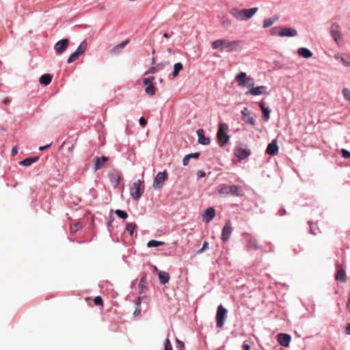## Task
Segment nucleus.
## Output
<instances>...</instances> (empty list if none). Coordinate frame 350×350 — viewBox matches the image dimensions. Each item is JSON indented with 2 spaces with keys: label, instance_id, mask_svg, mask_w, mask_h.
Instances as JSON below:
<instances>
[{
  "label": "nucleus",
  "instance_id": "f257e3e1",
  "mask_svg": "<svg viewBox=\"0 0 350 350\" xmlns=\"http://www.w3.org/2000/svg\"><path fill=\"white\" fill-rule=\"evenodd\" d=\"M241 44L242 42L241 40L230 41L225 39H219L213 41L211 43V46L213 49H219L230 53L241 49Z\"/></svg>",
  "mask_w": 350,
  "mask_h": 350
},
{
  "label": "nucleus",
  "instance_id": "f03ea898",
  "mask_svg": "<svg viewBox=\"0 0 350 350\" xmlns=\"http://www.w3.org/2000/svg\"><path fill=\"white\" fill-rule=\"evenodd\" d=\"M258 11V8L250 9H238L233 8L230 10V14L239 21H246L250 19Z\"/></svg>",
  "mask_w": 350,
  "mask_h": 350
},
{
  "label": "nucleus",
  "instance_id": "7ed1b4c3",
  "mask_svg": "<svg viewBox=\"0 0 350 350\" xmlns=\"http://www.w3.org/2000/svg\"><path fill=\"white\" fill-rule=\"evenodd\" d=\"M218 193L222 196H234L241 197L244 195L241 187L238 185H221L218 190Z\"/></svg>",
  "mask_w": 350,
  "mask_h": 350
},
{
  "label": "nucleus",
  "instance_id": "20e7f679",
  "mask_svg": "<svg viewBox=\"0 0 350 350\" xmlns=\"http://www.w3.org/2000/svg\"><path fill=\"white\" fill-rule=\"evenodd\" d=\"M331 36L338 47H342L345 45L344 36L340 31L338 25L334 23L329 28Z\"/></svg>",
  "mask_w": 350,
  "mask_h": 350
},
{
  "label": "nucleus",
  "instance_id": "39448f33",
  "mask_svg": "<svg viewBox=\"0 0 350 350\" xmlns=\"http://www.w3.org/2000/svg\"><path fill=\"white\" fill-rule=\"evenodd\" d=\"M145 189L144 183L143 180H138L133 183L130 188V194L132 198L138 200L143 194Z\"/></svg>",
  "mask_w": 350,
  "mask_h": 350
},
{
  "label": "nucleus",
  "instance_id": "423d86ee",
  "mask_svg": "<svg viewBox=\"0 0 350 350\" xmlns=\"http://www.w3.org/2000/svg\"><path fill=\"white\" fill-rule=\"evenodd\" d=\"M238 85L241 88H251L254 85V79L250 77H247L246 73L241 72L235 77Z\"/></svg>",
  "mask_w": 350,
  "mask_h": 350
},
{
  "label": "nucleus",
  "instance_id": "0eeeda50",
  "mask_svg": "<svg viewBox=\"0 0 350 350\" xmlns=\"http://www.w3.org/2000/svg\"><path fill=\"white\" fill-rule=\"evenodd\" d=\"M228 126L226 123H221L217 133L218 143L221 146H224L229 140V136L227 133Z\"/></svg>",
  "mask_w": 350,
  "mask_h": 350
},
{
  "label": "nucleus",
  "instance_id": "6e6552de",
  "mask_svg": "<svg viewBox=\"0 0 350 350\" xmlns=\"http://www.w3.org/2000/svg\"><path fill=\"white\" fill-rule=\"evenodd\" d=\"M227 310L222 305H219L217 307L216 314V323L217 327L221 328L224 327V322L227 317Z\"/></svg>",
  "mask_w": 350,
  "mask_h": 350
},
{
  "label": "nucleus",
  "instance_id": "1a4fd4ad",
  "mask_svg": "<svg viewBox=\"0 0 350 350\" xmlns=\"http://www.w3.org/2000/svg\"><path fill=\"white\" fill-rule=\"evenodd\" d=\"M167 178V173L166 171L159 172L155 176L152 187L154 189H160L162 188L164 182Z\"/></svg>",
  "mask_w": 350,
  "mask_h": 350
},
{
  "label": "nucleus",
  "instance_id": "9d476101",
  "mask_svg": "<svg viewBox=\"0 0 350 350\" xmlns=\"http://www.w3.org/2000/svg\"><path fill=\"white\" fill-rule=\"evenodd\" d=\"M154 79V77L143 79V84L147 86L145 89V92L147 94L150 96H153L155 94V88L152 83Z\"/></svg>",
  "mask_w": 350,
  "mask_h": 350
},
{
  "label": "nucleus",
  "instance_id": "9b49d317",
  "mask_svg": "<svg viewBox=\"0 0 350 350\" xmlns=\"http://www.w3.org/2000/svg\"><path fill=\"white\" fill-rule=\"evenodd\" d=\"M267 88L264 85H260L258 87H252L248 91H247L245 94L246 96L252 95V96H259L262 94H267Z\"/></svg>",
  "mask_w": 350,
  "mask_h": 350
},
{
  "label": "nucleus",
  "instance_id": "f8f14e48",
  "mask_svg": "<svg viewBox=\"0 0 350 350\" xmlns=\"http://www.w3.org/2000/svg\"><path fill=\"white\" fill-rule=\"evenodd\" d=\"M69 44L68 39H62L58 41L55 45V50L58 54H62L68 48Z\"/></svg>",
  "mask_w": 350,
  "mask_h": 350
},
{
  "label": "nucleus",
  "instance_id": "ddd939ff",
  "mask_svg": "<svg viewBox=\"0 0 350 350\" xmlns=\"http://www.w3.org/2000/svg\"><path fill=\"white\" fill-rule=\"evenodd\" d=\"M234 155L240 160L247 158L250 154V150L242 148L241 146H237L234 150Z\"/></svg>",
  "mask_w": 350,
  "mask_h": 350
},
{
  "label": "nucleus",
  "instance_id": "4468645a",
  "mask_svg": "<svg viewBox=\"0 0 350 350\" xmlns=\"http://www.w3.org/2000/svg\"><path fill=\"white\" fill-rule=\"evenodd\" d=\"M232 224L230 221H228L224 227L222 229L221 232V239L223 241H227L229 240L231 233H232Z\"/></svg>",
  "mask_w": 350,
  "mask_h": 350
},
{
  "label": "nucleus",
  "instance_id": "2eb2a0df",
  "mask_svg": "<svg viewBox=\"0 0 350 350\" xmlns=\"http://www.w3.org/2000/svg\"><path fill=\"white\" fill-rule=\"evenodd\" d=\"M278 36L280 37H295L297 36V31L293 28L281 27Z\"/></svg>",
  "mask_w": 350,
  "mask_h": 350
},
{
  "label": "nucleus",
  "instance_id": "dca6fc26",
  "mask_svg": "<svg viewBox=\"0 0 350 350\" xmlns=\"http://www.w3.org/2000/svg\"><path fill=\"white\" fill-rule=\"evenodd\" d=\"M291 340V336L287 334H279L278 335V341L283 347H288Z\"/></svg>",
  "mask_w": 350,
  "mask_h": 350
},
{
  "label": "nucleus",
  "instance_id": "f3484780",
  "mask_svg": "<svg viewBox=\"0 0 350 350\" xmlns=\"http://www.w3.org/2000/svg\"><path fill=\"white\" fill-rule=\"evenodd\" d=\"M266 152L268 154L275 156L278 153V146L277 144V141L275 139L273 140L267 146Z\"/></svg>",
  "mask_w": 350,
  "mask_h": 350
},
{
  "label": "nucleus",
  "instance_id": "a211bd4d",
  "mask_svg": "<svg viewBox=\"0 0 350 350\" xmlns=\"http://www.w3.org/2000/svg\"><path fill=\"white\" fill-rule=\"evenodd\" d=\"M215 215V209L212 207L208 208L206 209V211L203 213V219L206 222L208 223L213 219Z\"/></svg>",
  "mask_w": 350,
  "mask_h": 350
},
{
  "label": "nucleus",
  "instance_id": "6ab92c4d",
  "mask_svg": "<svg viewBox=\"0 0 350 350\" xmlns=\"http://www.w3.org/2000/svg\"><path fill=\"white\" fill-rule=\"evenodd\" d=\"M129 42V41L128 40H126L124 41L123 42H122L119 44H117L113 49H111L110 53L113 55H117L120 54L122 52V49L127 45Z\"/></svg>",
  "mask_w": 350,
  "mask_h": 350
},
{
  "label": "nucleus",
  "instance_id": "aec40b11",
  "mask_svg": "<svg viewBox=\"0 0 350 350\" xmlns=\"http://www.w3.org/2000/svg\"><path fill=\"white\" fill-rule=\"evenodd\" d=\"M197 135L198 137V142L203 145H208L210 144L211 140L208 137L204 136V133L202 129H198L197 131Z\"/></svg>",
  "mask_w": 350,
  "mask_h": 350
},
{
  "label": "nucleus",
  "instance_id": "412c9836",
  "mask_svg": "<svg viewBox=\"0 0 350 350\" xmlns=\"http://www.w3.org/2000/svg\"><path fill=\"white\" fill-rule=\"evenodd\" d=\"M107 161L108 158L107 157H97L94 163V171L101 169Z\"/></svg>",
  "mask_w": 350,
  "mask_h": 350
},
{
  "label": "nucleus",
  "instance_id": "4be33fe9",
  "mask_svg": "<svg viewBox=\"0 0 350 350\" xmlns=\"http://www.w3.org/2000/svg\"><path fill=\"white\" fill-rule=\"evenodd\" d=\"M258 105L262 110L263 120L265 121L269 120V118H270V112H271V110L269 109V108L265 107L264 103H262V102L259 103Z\"/></svg>",
  "mask_w": 350,
  "mask_h": 350
},
{
  "label": "nucleus",
  "instance_id": "5701e85b",
  "mask_svg": "<svg viewBox=\"0 0 350 350\" xmlns=\"http://www.w3.org/2000/svg\"><path fill=\"white\" fill-rule=\"evenodd\" d=\"M345 57L346 55L344 53H337L334 56L335 59L340 62L343 66L349 67L350 66V62L347 60Z\"/></svg>",
  "mask_w": 350,
  "mask_h": 350
},
{
  "label": "nucleus",
  "instance_id": "b1692460",
  "mask_svg": "<svg viewBox=\"0 0 350 350\" xmlns=\"http://www.w3.org/2000/svg\"><path fill=\"white\" fill-rule=\"evenodd\" d=\"M147 288V277L144 274L139 283V293L143 294L144 289Z\"/></svg>",
  "mask_w": 350,
  "mask_h": 350
},
{
  "label": "nucleus",
  "instance_id": "393cba45",
  "mask_svg": "<svg viewBox=\"0 0 350 350\" xmlns=\"http://www.w3.org/2000/svg\"><path fill=\"white\" fill-rule=\"evenodd\" d=\"M297 54L304 58H310L312 56V53L308 49L301 47L297 50Z\"/></svg>",
  "mask_w": 350,
  "mask_h": 350
},
{
  "label": "nucleus",
  "instance_id": "a878e982",
  "mask_svg": "<svg viewBox=\"0 0 350 350\" xmlns=\"http://www.w3.org/2000/svg\"><path fill=\"white\" fill-rule=\"evenodd\" d=\"M335 278L338 281L342 282H346L347 277H346V271H345V270L343 269H338L337 273H336V275H335Z\"/></svg>",
  "mask_w": 350,
  "mask_h": 350
},
{
  "label": "nucleus",
  "instance_id": "bb28decb",
  "mask_svg": "<svg viewBox=\"0 0 350 350\" xmlns=\"http://www.w3.org/2000/svg\"><path fill=\"white\" fill-rule=\"evenodd\" d=\"M159 279L162 284H165L169 282L170 275L167 272L161 271L159 272Z\"/></svg>",
  "mask_w": 350,
  "mask_h": 350
},
{
  "label": "nucleus",
  "instance_id": "cd10ccee",
  "mask_svg": "<svg viewBox=\"0 0 350 350\" xmlns=\"http://www.w3.org/2000/svg\"><path fill=\"white\" fill-rule=\"evenodd\" d=\"M51 80L52 77L49 74H44L40 77L39 81L41 84L47 85L51 82Z\"/></svg>",
  "mask_w": 350,
  "mask_h": 350
},
{
  "label": "nucleus",
  "instance_id": "c85d7f7f",
  "mask_svg": "<svg viewBox=\"0 0 350 350\" xmlns=\"http://www.w3.org/2000/svg\"><path fill=\"white\" fill-rule=\"evenodd\" d=\"M38 159V157H29L27 158L20 162V164L24 166H29L32 163L36 162Z\"/></svg>",
  "mask_w": 350,
  "mask_h": 350
},
{
  "label": "nucleus",
  "instance_id": "c756f323",
  "mask_svg": "<svg viewBox=\"0 0 350 350\" xmlns=\"http://www.w3.org/2000/svg\"><path fill=\"white\" fill-rule=\"evenodd\" d=\"M278 19V16H273L272 18L265 19L263 21V27L267 28V27L271 26Z\"/></svg>",
  "mask_w": 350,
  "mask_h": 350
},
{
  "label": "nucleus",
  "instance_id": "7c9ffc66",
  "mask_svg": "<svg viewBox=\"0 0 350 350\" xmlns=\"http://www.w3.org/2000/svg\"><path fill=\"white\" fill-rule=\"evenodd\" d=\"M88 44L85 40L83 41L80 45L78 46L77 50L75 51L77 53H79L80 55H82L84 54L87 49Z\"/></svg>",
  "mask_w": 350,
  "mask_h": 350
},
{
  "label": "nucleus",
  "instance_id": "2f4dec72",
  "mask_svg": "<svg viewBox=\"0 0 350 350\" xmlns=\"http://www.w3.org/2000/svg\"><path fill=\"white\" fill-rule=\"evenodd\" d=\"M183 69V66L182 63L178 62L176 63L174 66V70L172 72V76L173 77H176L178 75V73L180 70Z\"/></svg>",
  "mask_w": 350,
  "mask_h": 350
},
{
  "label": "nucleus",
  "instance_id": "473e14b6",
  "mask_svg": "<svg viewBox=\"0 0 350 350\" xmlns=\"http://www.w3.org/2000/svg\"><path fill=\"white\" fill-rule=\"evenodd\" d=\"M164 245V242L156 241V240H150L148 242L147 246L148 247H159Z\"/></svg>",
  "mask_w": 350,
  "mask_h": 350
},
{
  "label": "nucleus",
  "instance_id": "72a5a7b5",
  "mask_svg": "<svg viewBox=\"0 0 350 350\" xmlns=\"http://www.w3.org/2000/svg\"><path fill=\"white\" fill-rule=\"evenodd\" d=\"M248 246L250 248L256 250L258 249V242L256 239L251 238L248 242Z\"/></svg>",
  "mask_w": 350,
  "mask_h": 350
},
{
  "label": "nucleus",
  "instance_id": "f704fd0d",
  "mask_svg": "<svg viewBox=\"0 0 350 350\" xmlns=\"http://www.w3.org/2000/svg\"><path fill=\"white\" fill-rule=\"evenodd\" d=\"M81 55L77 53L76 51H75L73 53H72L70 57L68 59V64H71L76 61Z\"/></svg>",
  "mask_w": 350,
  "mask_h": 350
},
{
  "label": "nucleus",
  "instance_id": "c9c22d12",
  "mask_svg": "<svg viewBox=\"0 0 350 350\" xmlns=\"http://www.w3.org/2000/svg\"><path fill=\"white\" fill-rule=\"evenodd\" d=\"M115 213L118 217L123 219H125L128 217V214L125 211L120 209L116 210Z\"/></svg>",
  "mask_w": 350,
  "mask_h": 350
},
{
  "label": "nucleus",
  "instance_id": "e433bc0d",
  "mask_svg": "<svg viewBox=\"0 0 350 350\" xmlns=\"http://www.w3.org/2000/svg\"><path fill=\"white\" fill-rule=\"evenodd\" d=\"M136 228V224L134 223H128L126 226V230L130 233L131 235H133V232Z\"/></svg>",
  "mask_w": 350,
  "mask_h": 350
},
{
  "label": "nucleus",
  "instance_id": "4c0bfd02",
  "mask_svg": "<svg viewBox=\"0 0 350 350\" xmlns=\"http://www.w3.org/2000/svg\"><path fill=\"white\" fill-rule=\"evenodd\" d=\"M342 94L345 100L350 101V90L348 88H343Z\"/></svg>",
  "mask_w": 350,
  "mask_h": 350
},
{
  "label": "nucleus",
  "instance_id": "58836bf2",
  "mask_svg": "<svg viewBox=\"0 0 350 350\" xmlns=\"http://www.w3.org/2000/svg\"><path fill=\"white\" fill-rule=\"evenodd\" d=\"M81 228V225L79 223L75 224L70 226V232L72 233L77 232Z\"/></svg>",
  "mask_w": 350,
  "mask_h": 350
},
{
  "label": "nucleus",
  "instance_id": "ea45409f",
  "mask_svg": "<svg viewBox=\"0 0 350 350\" xmlns=\"http://www.w3.org/2000/svg\"><path fill=\"white\" fill-rule=\"evenodd\" d=\"M177 350H185L184 342L180 341L178 338L176 339Z\"/></svg>",
  "mask_w": 350,
  "mask_h": 350
},
{
  "label": "nucleus",
  "instance_id": "a19ab883",
  "mask_svg": "<svg viewBox=\"0 0 350 350\" xmlns=\"http://www.w3.org/2000/svg\"><path fill=\"white\" fill-rule=\"evenodd\" d=\"M232 24V22L230 19L228 18H224L222 21H221V25L224 27H229Z\"/></svg>",
  "mask_w": 350,
  "mask_h": 350
},
{
  "label": "nucleus",
  "instance_id": "79ce46f5",
  "mask_svg": "<svg viewBox=\"0 0 350 350\" xmlns=\"http://www.w3.org/2000/svg\"><path fill=\"white\" fill-rule=\"evenodd\" d=\"M164 350H173L171 342L169 339H166L165 341Z\"/></svg>",
  "mask_w": 350,
  "mask_h": 350
},
{
  "label": "nucleus",
  "instance_id": "37998d69",
  "mask_svg": "<svg viewBox=\"0 0 350 350\" xmlns=\"http://www.w3.org/2000/svg\"><path fill=\"white\" fill-rule=\"evenodd\" d=\"M94 302L96 306H103V299L100 296H96L94 299Z\"/></svg>",
  "mask_w": 350,
  "mask_h": 350
},
{
  "label": "nucleus",
  "instance_id": "c03bdc74",
  "mask_svg": "<svg viewBox=\"0 0 350 350\" xmlns=\"http://www.w3.org/2000/svg\"><path fill=\"white\" fill-rule=\"evenodd\" d=\"M341 154L343 158L345 159H349L350 158V152L346 149L342 148L341 150Z\"/></svg>",
  "mask_w": 350,
  "mask_h": 350
},
{
  "label": "nucleus",
  "instance_id": "a18cd8bd",
  "mask_svg": "<svg viewBox=\"0 0 350 350\" xmlns=\"http://www.w3.org/2000/svg\"><path fill=\"white\" fill-rule=\"evenodd\" d=\"M281 29L280 27H275L271 29V34L272 36H278V32Z\"/></svg>",
  "mask_w": 350,
  "mask_h": 350
},
{
  "label": "nucleus",
  "instance_id": "49530a36",
  "mask_svg": "<svg viewBox=\"0 0 350 350\" xmlns=\"http://www.w3.org/2000/svg\"><path fill=\"white\" fill-rule=\"evenodd\" d=\"M208 247V243L206 242V241H204L203 243V245L201 249H200L198 252H197V254H201L202 252H203L204 250H206L207 248Z\"/></svg>",
  "mask_w": 350,
  "mask_h": 350
},
{
  "label": "nucleus",
  "instance_id": "de8ad7c7",
  "mask_svg": "<svg viewBox=\"0 0 350 350\" xmlns=\"http://www.w3.org/2000/svg\"><path fill=\"white\" fill-rule=\"evenodd\" d=\"M191 158V155L187 154L183 159V165L186 166L189 164V161Z\"/></svg>",
  "mask_w": 350,
  "mask_h": 350
},
{
  "label": "nucleus",
  "instance_id": "09e8293b",
  "mask_svg": "<svg viewBox=\"0 0 350 350\" xmlns=\"http://www.w3.org/2000/svg\"><path fill=\"white\" fill-rule=\"evenodd\" d=\"M157 70H158V69L156 67L152 66L151 68H150V69L148 71H146L145 72V75H148L150 73L154 74V73L157 72Z\"/></svg>",
  "mask_w": 350,
  "mask_h": 350
},
{
  "label": "nucleus",
  "instance_id": "8fccbe9b",
  "mask_svg": "<svg viewBox=\"0 0 350 350\" xmlns=\"http://www.w3.org/2000/svg\"><path fill=\"white\" fill-rule=\"evenodd\" d=\"M241 114L243 116L246 117L250 114V111L247 107H244L241 111Z\"/></svg>",
  "mask_w": 350,
  "mask_h": 350
},
{
  "label": "nucleus",
  "instance_id": "3c124183",
  "mask_svg": "<svg viewBox=\"0 0 350 350\" xmlns=\"http://www.w3.org/2000/svg\"><path fill=\"white\" fill-rule=\"evenodd\" d=\"M245 122H247L252 126H254L255 123H256V120L253 117H250L247 120H245Z\"/></svg>",
  "mask_w": 350,
  "mask_h": 350
},
{
  "label": "nucleus",
  "instance_id": "603ef678",
  "mask_svg": "<svg viewBox=\"0 0 350 350\" xmlns=\"http://www.w3.org/2000/svg\"><path fill=\"white\" fill-rule=\"evenodd\" d=\"M139 124L142 126L144 127L147 124V121L146 119L143 117L140 118L139 119Z\"/></svg>",
  "mask_w": 350,
  "mask_h": 350
},
{
  "label": "nucleus",
  "instance_id": "864d4df0",
  "mask_svg": "<svg viewBox=\"0 0 350 350\" xmlns=\"http://www.w3.org/2000/svg\"><path fill=\"white\" fill-rule=\"evenodd\" d=\"M206 175L205 172L204 171L200 170L197 172V176L198 178H201L204 177Z\"/></svg>",
  "mask_w": 350,
  "mask_h": 350
},
{
  "label": "nucleus",
  "instance_id": "5fc2aeb1",
  "mask_svg": "<svg viewBox=\"0 0 350 350\" xmlns=\"http://www.w3.org/2000/svg\"><path fill=\"white\" fill-rule=\"evenodd\" d=\"M11 153H12V156H15L18 153V148L16 146H14L12 148V150H11Z\"/></svg>",
  "mask_w": 350,
  "mask_h": 350
},
{
  "label": "nucleus",
  "instance_id": "6e6d98bb",
  "mask_svg": "<svg viewBox=\"0 0 350 350\" xmlns=\"http://www.w3.org/2000/svg\"><path fill=\"white\" fill-rule=\"evenodd\" d=\"M345 333L347 335H350V323H347L345 327Z\"/></svg>",
  "mask_w": 350,
  "mask_h": 350
},
{
  "label": "nucleus",
  "instance_id": "4d7b16f0",
  "mask_svg": "<svg viewBox=\"0 0 350 350\" xmlns=\"http://www.w3.org/2000/svg\"><path fill=\"white\" fill-rule=\"evenodd\" d=\"M188 155H191V158L198 159L200 157V153L199 152L191 153V154H189Z\"/></svg>",
  "mask_w": 350,
  "mask_h": 350
},
{
  "label": "nucleus",
  "instance_id": "13d9d810",
  "mask_svg": "<svg viewBox=\"0 0 350 350\" xmlns=\"http://www.w3.org/2000/svg\"><path fill=\"white\" fill-rule=\"evenodd\" d=\"M140 312H141V309H140V308L137 307L135 309V310L134 311L133 314L135 316H138V315H139Z\"/></svg>",
  "mask_w": 350,
  "mask_h": 350
},
{
  "label": "nucleus",
  "instance_id": "bf43d9fd",
  "mask_svg": "<svg viewBox=\"0 0 350 350\" xmlns=\"http://www.w3.org/2000/svg\"><path fill=\"white\" fill-rule=\"evenodd\" d=\"M51 143H50L49 144L46 145V146H40L39 147V150H44L45 149H46L47 148L50 147L51 146Z\"/></svg>",
  "mask_w": 350,
  "mask_h": 350
},
{
  "label": "nucleus",
  "instance_id": "052dcab7",
  "mask_svg": "<svg viewBox=\"0 0 350 350\" xmlns=\"http://www.w3.org/2000/svg\"><path fill=\"white\" fill-rule=\"evenodd\" d=\"M243 350H250V345L245 343L243 345Z\"/></svg>",
  "mask_w": 350,
  "mask_h": 350
},
{
  "label": "nucleus",
  "instance_id": "680f3d73",
  "mask_svg": "<svg viewBox=\"0 0 350 350\" xmlns=\"http://www.w3.org/2000/svg\"><path fill=\"white\" fill-rule=\"evenodd\" d=\"M141 299H142V297H138L137 300L136 301L135 304L137 306V307L139 308V306H140V304H141Z\"/></svg>",
  "mask_w": 350,
  "mask_h": 350
},
{
  "label": "nucleus",
  "instance_id": "e2e57ef3",
  "mask_svg": "<svg viewBox=\"0 0 350 350\" xmlns=\"http://www.w3.org/2000/svg\"><path fill=\"white\" fill-rule=\"evenodd\" d=\"M3 103L8 104L10 103V99L9 98H5L3 100Z\"/></svg>",
  "mask_w": 350,
  "mask_h": 350
},
{
  "label": "nucleus",
  "instance_id": "0e129e2a",
  "mask_svg": "<svg viewBox=\"0 0 350 350\" xmlns=\"http://www.w3.org/2000/svg\"><path fill=\"white\" fill-rule=\"evenodd\" d=\"M74 148H75L74 145H72L71 146H70V147L68 148V151H69V152H71V151H72V150H74Z\"/></svg>",
  "mask_w": 350,
  "mask_h": 350
},
{
  "label": "nucleus",
  "instance_id": "69168bd1",
  "mask_svg": "<svg viewBox=\"0 0 350 350\" xmlns=\"http://www.w3.org/2000/svg\"><path fill=\"white\" fill-rule=\"evenodd\" d=\"M163 37L165 38H168L169 36H168V34L167 33H164Z\"/></svg>",
  "mask_w": 350,
  "mask_h": 350
},
{
  "label": "nucleus",
  "instance_id": "338daca9",
  "mask_svg": "<svg viewBox=\"0 0 350 350\" xmlns=\"http://www.w3.org/2000/svg\"><path fill=\"white\" fill-rule=\"evenodd\" d=\"M154 63H155L154 59H152V64H154Z\"/></svg>",
  "mask_w": 350,
  "mask_h": 350
}]
</instances>
